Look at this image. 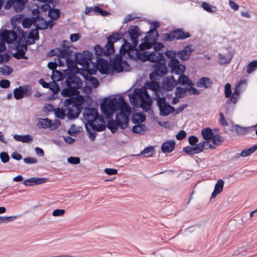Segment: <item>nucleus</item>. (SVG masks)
Here are the masks:
<instances>
[{"label":"nucleus","instance_id":"obj_40","mask_svg":"<svg viewBox=\"0 0 257 257\" xmlns=\"http://www.w3.org/2000/svg\"><path fill=\"white\" fill-rule=\"evenodd\" d=\"M145 119L146 116L141 113H136L132 116V121L134 123H142Z\"/></svg>","mask_w":257,"mask_h":257},{"label":"nucleus","instance_id":"obj_31","mask_svg":"<svg viewBox=\"0 0 257 257\" xmlns=\"http://www.w3.org/2000/svg\"><path fill=\"white\" fill-rule=\"evenodd\" d=\"M27 50V45H22L20 48H18L17 51L14 54V57L17 59H28V57L25 56Z\"/></svg>","mask_w":257,"mask_h":257},{"label":"nucleus","instance_id":"obj_48","mask_svg":"<svg viewBox=\"0 0 257 257\" xmlns=\"http://www.w3.org/2000/svg\"><path fill=\"white\" fill-rule=\"evenodd\" d=\"M165 54L166 57L169 59L168 61H171L172 60H177V52L173 50H167L165 52Z\"/></svg>","mask_w":257,"mask_h":257},{"label":"nucleus","instance_id":"obj_8","mask_svg":"<svg viewBox=\"0 0 257 257\" xmlns=\"http://www.w3.org/2000/svg\"><path fill=\"white\" fill-rule=\"evenodd\" d=\"M156 97H157L156 98L157 104L159 108L161 115L167 116L175 111V108L167 102L165 97H160L159 94H156Z\"/></svg>","mask_w":257,"mask_h":257},{"label":"nucleus","instance_id":"obj_32","mask_svg":"<svg viewBox=\"0 0 257 257\" xmlns=\"http://www.w3.org/2000/svg\"><path fill=\"white\" fill-rule=\"evenodd\" d=\"M134 52H135V56H134V58L136 57V58L141 60L142 62H146L148 61L149 52L145 51L144 53H141L137 49V48L135 49Z\"/></svg>","mask_w":257,"mask_h":257},{"label":"nucleus","instance_id":"obj_53","mask_svg":"<svg viewBox=\"0 0 257 257\" xmlns=\"http://www.w3.org/2000/svg\"><path fill=\"white\" fill-rule=\"evenodd\" d=\"M13 71V70L10 66L5 65L4 67L0 68V72L3 75H9L11 74Z\"/></svg>","mask_w":257,"mask_h":257},{"label":"nucleus","instance_id":"obj_37","mask_svg":"<svg viewBox=\"0 0 257 257\" xmlns=\"http://www.w3.org/2000/svg\"><path fill=\"white\" fill-rule=\"evenodd\" d=\"M235 132L238 135H244L247 133L251 129L253 128L252 126L251 127H241L238 124H236L234 126Z\"/></svg>","mask_w":257,"mask_h":257},{"label":"nucleus","instance_id":"obj_29","mask_svg":"<svg viewBox=\"0 0 257 257\" xmlns=\"http://www.w3.org/2000/svg\"><path fill=\"white\" fill-rule=\"evenodd\" d=\"M34 26L39 30H44L48 29L47 21L43 18L38 16L35 17Z\"/></svg>","mask_w":257,"mask_h":257},{"label":"nucleus","instance_id":"obj_45","mask_svg":"<svg viewBox=\"0 0 257 257\" xmlns=\"http://www.w3.org/2000/svg\"><path fill=\"white\" fill-rule=\"evenodd\" d=\"M160 27V23L157 21L153 22L151 23V27L148 32L149 36H152V34L157 32L156 30Z\"/></svg>","mask_w":257,"mask_h":257},{"label":"nucleus","instance_id":"obj_1","mask_svg":"<svg viewBox=\"0 0 257 257\" xmlns=\"http://www.w3.org/2000/svg\"><path fill=\"white\" fill-rule=\"evenodd\" d=\"M83 118L86 121L85 124L89 126L93 131L101 132L104 130L106 125L104 124H96L97 120L99 121H102V118L98 115L97 109L92 107H85L83 112Z\"/></svg>","mask_w":257,"mask_h":257},{"label":"nucleus","instance_id":"obj_23","mask_svg":"<svg viewBox=\"0 0 257 257\" xmlns=\"http://www.w3.org/2000/svg\"><path fill=\"white\" fill-rule=\"evenodd\" d=\"M194 50L192 45H188L183 49L177 52V56L181 60L187 61L190 57L191 53Z\"/></svg>","mask_w":257,"mask_h":257},{"label":"nucleus","instance_id":"obj_12","mask_svg":"<svg viewBox=\"0 0 257 257\" xmlns=\"http://www.w3.org/2000/svg\"><path fill=\"white\" fill-rule=\"evenodd\" d=\"M128 97L132 102L135 103L137 99H150V96L146 87L140 89L136 88L132 94H130Z\"/></svg>","mask_w":257,"mask_h":257},{"label":"nucleus","instance_id":"obj_62","mask_svg":"<svg viewBox=\"0 0 257 257\" xmlns=\"http://www.w3.org/2000/svg\"><path fill=\"white\" fill-rule=\"evenodd\" d=\"M219 59L220 60V63L221 64H228L230 62L231 58H227L225 56L222 54H219Z\"/></svg>","mask_w":257,"mask_h":257},{"label":"nucleus","instance_id":"obj_18","mask_svg":"<svg viewBox=\"0 0 257 257\" xmlns=\"http://www.w3.org/2000/svg\"><path fill=\"white\" fill-rule=\"evenodd\" d=\"M159 36L158 32H156V37L153 39L151 36H146L144 38V42L139 45V49L140 51H144L146 49H149L153 46V42L156 41Z\"/></svg>","mask_w":257,"mask_h":257},{"label":"nucleus","instance_id":"obj_21","mask_svg":"<svg viewBox=\"0 0 257 257\" xmlns=\"http://www.w3.org/2000/svg\"><path fill=\"white\" fill-rule=\"evenodd\" d=\"M97 68L102 74H108L110 72V65L107 60L103 58L97 59Z\"/></svg>","mask_w":257,"mask_h":257},{"label":"nucleus","instance_id":"obj_59","mask_svg":"<svg viewBox=\"0 0 257 257\" xmlns=\"http://www.w3.org/2000/svg\"><path fill=\"white\" fill-rule=\"evenodd\" d=\"M67 161L70 164L77 165L80 163V159L79 157H70L67 159Z\"/></svg>","mask_w":257,"mask_h":257},{"label":"nucleus","instance_id":"obj_43","mask_svg":"<svg viewBox=\"0 0 257 257\" xmlns=\"http://www.w3.org/2000/svg\"><path fill=\"white\" fill-rule=\"evenodd\" d=\"M51 78L53 81H59L63 79L64 76L62 72L55 70L53 72V74L51 75Z\"/></svg>","mask_w":257,"mask_h":257},{"label":"nucleus","instance_id":"obj_64","mask_svg":"<svg viewBox=\"0 0 257 257\" xmlns=\"http://www.w3.org/2000/svg\"><path fill=\"white\" fill-rule=\"evenodd\" d=\"M47 181V179L46 178L34 177V185L45 183Z\"/></svg>","mask_w":257,"mask_h":257},{"label":"nucleus","instance_id":"obj_14","mask_svg":"<svg viewBox=\"0 0 257 257\" xmlns=\"http://www.w3.org/2000/svg\"><path fill=\"white\" fill-rule=\"evenodd\" d=\"M31 88L28 85L20 86L14 90V97L17 99H21L25 97H29L32 95Z\"/></svg>","mask_w":257,"mask_h":257},{"label":"nucleus","instance_id":"obj_13","mask_svg":"<svg viewBox=\"0 0 257 257\" xmlns=\"http://www.w3.org/2000/svg\"><path fill=\"white\" fill-rule=\"evenodd\" d=\"M168 66L171 73L176 75L182 74L186 70V66L181 64L178 59L168 61Z\"/></svg>","mask_w":257,"mask_h":257},{"label":"nucleus","instance_id":"obj_16","mask_svg":"<svg viewBox=\"0 0 257 257\" xmlns=\"http://www.w3.org/2000/svg\"><path fill=\"white\" fill-rule=\"evenodd\" d=\"M0 37L1 39L8 44H12L14 42H17L20 41V38L15 32L7 29L3 31Z\"/></svg>","mask_w":257,"mask_h":257},{"label":"nucleus","instance_id":"obj_35","mask_svg":"<svg viewBox=\"0 0 257 257\" xmlns=\"http://www.w3.org/2000/svg\"><path fill=\"white\" fill-rule=\"evenodd\" d=\"M201 135L204 140L207 141L211 140L213 137V133L212 130L209 127H206L202 129Z\"/></svg>","mask_w":257,"mask_h":257},{"label":"nucleus","instance_id":"obj_5","mask_svg":"<svg viewBox=\"0 0 257 257\" xmlns=\"http://www.w3.org/2000/svg\"><path fill=\"white\" fill-rule=\"evenodd\" d=\"M64 105L68 110L67 117L70 119L77 118L82 110L81 104L74 97L65 99Z\"/></svg>","mask_w":257,"mask_h":257},{"label":"nucleus","instance_id":"obj_58","mask_svg":"<svg viewBox=\"0 0 257 257\" xmlns=\"http://www.w3.org/2000/svg\"><path fill=\"white\" fill-rule=\"evenodd\" d=\"M85 128L86 130V131L87 132L88 134H89V137L91 141H94L95 139L96 136V133L95 132H91L90 129L89 128V125H87V124H85Z\"/></svg>","mask_w":257,"mask_h":257},{"label":"nucleus","instance_id":"obj_38","mask_svg":"<svg viewBox=\"0 0 257 257\" xmlns=\"http://www.w3.org/2000/svg\"><path fill=\"white\" fill-rule=\"evenodd\" d=\"M156 80H153L151 82H148L146 83L147 88L155 91L158 92L160 89V85L159 82L155 81Z\"/></svg>","mask_w":257,"mask_h":257},{"label":"nucleus","instance_id":"obj_26","mask_svg":"<svg viewBox=\"0 0 257 257\" xmlns=\"http://www.w3.org/2000/svg\"><path fill=\"white\" fill-rule=\"evenodd\" d=\"M69 53L66 55V56H64V58H62V61H64V64L66 63L67 68L69 69H75L77 68L76 61H75L72 59H71V57L72 56V51L70 49V47H69Z\"/></svg>","mask_w":257,"mask_h":257},{"label":"nucleus","instance_id":"obj_57","mask_svg":"<svg viewBox=\"0 0 257 257\" xmlns=\"http://www.w3.org/2000/svg\"><path fill=\"white\" fill-rule=\"evenodd\" d=\"M55 114L56 117L60 119H63L65 117V114L64 111L60 108H57L55 109Z\"/></svg>","mask_w":257,"mask_h":257},{"label":"nucleus","instance_id":"obj_15","mask_svg":"<svg viewBox=\"0 0 257 257\" xmlns=\"http://www.w3.org/2000/svg\"><path fill=\"white\" fill-rule=\"evenodd\" d=\"M60 125V122L59 120H55L53 122L49 118H39V121L37 125L43 128H49L51 130H55L59 127Z\"/></svg>","mask_w":257,"mask_h":257},{"label":"nucleus","instance_id":"obj_25","mask_svg":"<svg viewBox=\"0 0 257 257\" xmlns=\"http://www.w3.org/2000/svg\"><path fill=\"white\" fill-rule=\"evenodd\" d=\"M206 146H208V148L211 149L215 148V147H213L211 144L209 143L208 142L203 141L202 143H198L195 145L192 146L191 147L192 151L193 152V155L201 153L202 151H203L204 149H206L207 148H205Z\"/></svg>","mask_w":257,"mask_h":257},{"label":"nucleus","instance_id":"obj_6","mask_svg":"<svg viewBox=\"0 0 257 257\" xmlns=\"http://www.w3.org/2000/svg\"><path fill=\"white\" fill-rule=\"evenodd\" d=\"M190 37L189 32L184 31L182 28H179L174 29L169 33L163 34L162 41L171 42L175 40H185Z\"/></svg>","mask_w":257,"mask_h":257},{"label":"nucleus","instance_id":"obj_9","mask_svg":"<svg viewBox=\"0 0 257 257\" xmlns=\"http://www.w3.org/2000/svg\"><path fill=\"white\" fill-rule=\"evenodd\" d=\"M153 67L154 70L150 74V79L151 81L157 80V77H163L168 73L166 60L156 63Z\"/></svg>","mask_w":257,"mask_h":257},{"label":"nucleus","instance_id":"obj_4","mask_svg":"<svg viewBox=\"0 0 257 257\" xmlns=\"http://www.w3.org/2000/svg\"><path fill=\"white\" fill-rule=\"evenodd\" d=\"M124 103V98L122 96H119L118 99L115 98H105L100 105V109L103 114L106 116L109 117L115 111L118 110L119 103Z\"/></svg>","mask_w":257,"mask_h":257},{"label":"nucleus","instance_id":"obj_39","mask_svg":"<svg viewBox=\"0 0 257 257\" xmlns=\"http://www.w3.org/2000/svg\"><path fill=\"white\" fill-rule=\"evenodd\" d=\"M256 150H257V144L253 145L249 148L242 150L240 153V156H241V157L248 156L254 153Z\"/></svg>","mask_w":257,"mask_h":257},{"label":"nucleus","instance_id":"obj_7","mask_svg":"<svg viewBox=\"0 0 257 257\" xmlns=\"http://www.w3.org/2000/svg\"><path fill=\"white\" fill-rule=\"evenodd\" d=\"M66 42V41H64L61 45L62 49L57 48L52 49L48 52L47 55L48 57L56 56V57L54 59H56L58 63V66L60 67L64 66V61H62V58H64V56H66L69 53V46L65 43Z\"/></svg>","mask_w":257,"mask_h":257},{"label":"nucleus","instance_id":"obj_11","mask_svg":"<svg viewBox=\"0 0 257 257\" xmlns=\"http://www.w3.org/2000/svg\"><path fill=\"white\" fill-rule=\"evenodd\" d=\"M128 126V123L126 121H123L122 119L120 118L119 117H116L115 116V119L109 120L107 121V125L106 126L110 130L112 134H114L118 127H119L121 130L125 129Z\"/></svg>","mask_w":257,"mask_h":257},{"label":"nucleus","instance_id":"obj_3","mask_svg":"<svg viewBox=\"0 0 257 257\" xmlns=\"http://www.w3.org/2000/svg\"><path fill=\"white\" fill-rule=\"evenodd\" d=\"M67 88L63 89L61 94L64 97L75 95L79 93L78 89L81 87L82 81L80 78L74 75H69L65 81Z\"/></svg>","mask_w":257,"mask_h":257},{"label":"nucleus","instance_id":"obj_46","mask_svg":"<svg viewBox=\"0 0 257 257\" xmlns=\"http://www.w3.org/2000/svg\"><path fill=\"white\" fill-rule=\"evenodd\" d=\"M155 153V149L153 146H149L146 148L143 151L141 152V154H145L146 157H152Z\"/></svg>","mask_w":257,"mask_h":257},{"label":"nucleus","instance_id":"obj_24","mask_svg":"<svg viewBox=\"0 0 257 257\" xmlns=\"http://www.w3.org/2000/svg\"><path fill=\"white\" fill-rule=\"evenodd\" d=\"M177 85L173 76H167L162 83V88L166 91H171Z\"/></svg>","mask_w":257,"mask_h":257},{"label":"nucleus","instance_id":"obj_27","mask_svg":"<svg viewBox=\"0 0 257 257\" xmlns=\"http://www.w3.org/2000/svg\"><path fill=\"white\" fill-rule=\"evenodd\" d=\"M166 59L164 56V53H161L159 52H152L149 54L148 61L153 63L161 62L166 60Z\"/></svg>","mask_w":257,"mask_h":257},{"label":"nucleus","instance_id":"obj_61","mask_svg":"<svg viewBox=\"0 0 257 257\" xmlns=\"http://www.w3.org/2000/svg\"><path fill=\"white\" fill-rule=\"evenodd\" d=\"M224 93L226 97H230L232 94L231 89V85L229 83H226L225 85Z\"/></svg>","mask_w":257,"mask_h":257},{"label":"nucleus","instance_id":"obj_52","mask_svg":"<svg viewBox=\"0 0 257 257\" xmlns=\"http://www.w3.org/2000/svg\"><path fill=\"white\" fill-rule=\"evenodd\" d=\"M188 91V88H183L177 87L176 88V95L178 97L182 98L184 97V94Z\"/></svg>","mask_w":257,"mask_h":257},{"label":"nucleus","instance_id":"obj_34","mask_svg":"<svg viewBox=\"0 0 257 257\" xmlns=\"http://www.w3.org/2000/svg\"><path fill=\"white\" fill-rule=\"evenodd\" d=\"M14 139L18 142L22 143H29V142L33 141V138L32 136L29 135H15L14 136Z\"/></svg>","mask_w":257,"mask_h":257},{"label":"nucleus","instance_id":"obj_50","mask_svg":"<svg viewBox=\"0 0 257 257\" xmlns=\"http://www.w3.org/2000/svg\"><path fill=\"white\" fill-rule=\"evenodd\" d=\"M211 140L213 144L216 146L220 145L224 141L223 138L219 135H213Z\"/></svg>","mask_w":257,"mask_h":257},{"label":"nucleus","instance_id":"obj_49","mask_svg":"<svg viewBox=\"0 0 257 257\" xmlns=\"http://www.w3.org/2000/svg\"><path fill=\"white\" fill-rule=\"evenodd\" d=\"M38 30L36 28L31 29L30 31L28 38L33 40H38L39 39V35Z\"/></svg>","mask_w":257,"mask_h":257},{"label":"nucleus","instance_id":"obj_20","mask_svg":"<svg viewBox=\"0 0 257 257\" xmlns=\"http://www.w3.org/2000/svg\"><path fill=\"white\" fill-rule=\"evenodd\" d=\"M119 104L118 110H120V112L116 114V117H119L122 119L123 121H126L128 123L129 118L128 114H129L130 112V108L127 105L125 101L124 103Z\"/></svg>","mask_w":257,"mask_h":257},{"label":"nucleus","instance_id":"obj_33","mask_svg":"<svg viewBox=\"0 0 257 257\" xmlns=\"http://www.w3.org/2000/svg\"><path fill=\"white\" fill-rule=\"evenodd\" d=\"M179 77L177 81V84H179L180 85H187L188 86H192V83L189 80V78L185 75L184 73L182 74H179Z\"/></svg>","mask_w":257,"mask_h":257},{"label":"nucleus","instance_id":"obj_10","mask_svg":"<svg viewBox=\"0 0 257 257\" xmlns=\"http://www.w3.org/2000/svg\"><path fill=\"white\" fill-rule=\"evenodd\" d=\"M93 58L92 54L87 50L83 51L82 53H76L75 60L76 62L84 68H88Z\"/></svg>","mask_w":257,"mask_h":257},{"label":"nucleus","instance_id":"obj_19","mask_svg":"<svg viewBox=\"0 0 257 257\" xmlns=\"http://www.w3.org/2000/svg\"><path fill=\"white\" fill-rule=\"evenodd\" d=\"M128 33L130 36L132 44L134 46H137L139 41L138 37L141 34L140 28L137 26H130L128 30Z\"/></svg>","mask_w":257,"mask_h":257},{"label":"nucleus","instance_id":"obj_17","mask_svg":"<svg viewBox=\"0 0 257 257\" xmlns=\"http://www.w3.org/2000/svg\"><path fill=\"white\" fill-rule=\"evenodd\" d=\"M123 65H128V63L126 61H122L121 55H116L113 59L112 62V69L113 71L120 73L123 70Z\"/></svg>","mask_w":257,"mask_h":257},{"label":"nucleus","instance_id":"obj_60","mask_svg":"<svg viewBox=\"0 0 257 257\" xmlns=\"http://www.w3.org/2000/svg\"><path fill=\"white\" fill-rule=\"evenodd\" d=\"M0 159L3 163H6L9 162L10 157L7 153L3 152L0 153Z\"/></svg>","mask_w":257,"mask_h":257},{"label":"nucleus","instance_id":"obj_56","mask_svg":"<svg viewBox=\"0 0 257 257\" xmlns=\"http://www.w3.org/2000/svg\"><path fill=\"white\" fill-rule=\"evenodd\" d=\"M49 88L52 90L54 94L57 93L60 90L59 84L53 81L50 84V87Z\"/></svg>","mask_w":257,"mask_h":257},{"label":"nucleus","instance_id":"obj_36","mask_svg":"<svg viewBox=\"0 0 257 257\" xmlns=\"http://www.w3.org/2000/svg\"><path fill=\"white\" fill-rule=\"evenodd\" d=\"M140 100L141 101L140 106L144 111L147 112L151 110V105L152 104L151 97H150V99L146 98Z\"/></svg>","mask_w":257,"mask_h":257},{"label":"nucleus","instance_id":"obj_22","mask_svg":"<svg viewBox=\"0 0 257 257\" xmlns=\"http://www.w3.org/2000/svg\"><path fill=\"white\" fill-rule=\"evenodd\" d=\"M123 41L124 42L119 49L120 54L124 55L127 53L130 57L134 58V55H132L131 53L134 52L137 46H134L133 44L132 45L125 39H123Z\"/></svg>","mask_w":257,"mask_h":257},{"label":"nucleus","instance_id":"obj_28","mask_svg":"<svg viewBox=\"0 0 257 257\" xmlns=\"http://www.w3.org/2000/svg\"><path fill=\"white\" fill-rule=\"evenodd\" d=\"M212 81L207 77H203L199 78L196 82V86L197 87L209 88L212 85Z\"/></svg>","mask_w":257,"mask_h":257},{"label":"nucleus","instance_id":"obj_42","mask_svg":"<svg viewBox=\"0 0 257 257\" xmlns=\"http://www.w3.org/2000/svg\"><path fill=\"white\" fill-rule=\"evenodd\" d=\"M147 128L145 124H138L134 125L132 128V132L135 134H143Z\"/></svg>","mask_w":257,"mask_h":257},{"label":"nucleus","instance_id":"obj_63","mask_svg":"<svg viewBox=\"0 0 257 257\" xmlns=\"http://www.w3.org/2000/svg\"><path fill=\"white\" fill-rule=\"evenodd\" d=\"M153 47L156 52H158L164 47V45L161 42H157V41L153 42Z\"/></svg>","mask_w":257,"mask_h":257},{"label":"nucleus","instance_id":"obj_44","mask_svg":"<svg viewBox=\"0 0 257 257\" xmlns=\"http://www.w3.org/2000/svg\"><path fill=\"white\" fill-rule=\"evenodd\" d=\"M35 17L32 18H26L22 22L23 27L25 28H29L32 25H34Z\"/></svg>","mask_w":257,"mask_h":257},{"label":"nucleus","instance_id":"obj_47","mask_svg":"<svg viewBox=\"0 0 257 257\" xmlns=\"http://www.w3.org/2000/svg\"><path fill=\"white\" fill-rule=\"evenodd\" d=\"M85 78L86 80L90 82L91 84L94 88L98 87L99 85V81L95 77L92 76L91 75H87Z\"/></svg>","mask_w":257,"mask_h":257},{"label":"nucleus","instance_id":"obj_54","mask_svg":"<svg viewBox=\"0 0 257 257\" xmlns=\"http://www.w3.org/2000/svg\"><path fill=\"white\" fill-rule=\"evenodd\" d=\"M93 11L102 16H106L109 15V13L102 9L99 6H96L93 8Z\"/></svg>","mask_w":257,"mask_h":257},{"label":"nucleus","instance_id":"obj_55","mask_svg":"<svg viewBox=\"0 0 257 257\" xmlns=\"http://www.w3.org/2000/svg\"><path fill=\"white\" fill-rule=\"evenodd\" d=\"M224 185V181L222 179H219L218 180L217 183L215 184L214 187V190L218 192V193H220L223 188Z\"/></svg>","mask_w":257,"mask_h":257},{"label":"nucleus","instance_id":"obj_41","mask_svg":"<svg viewBox=\"0 0 257 257\" xmlns=\"http://www.w3.org/2000/svg\"><path fill=\"white\" fill-rule=\"evenodd\" d=\"M60 14V11L58 9H51L48 12V16L54 20L58 19Z\"/></svg>","mask_w":257,"mask_h":257},{"label":"nucleus","instance_id":"obj_2","mask_svg":"<svg viewBox=\"0 0 257 257\" xmlns=\"http://www.w3.org/2000/svg\"><path fill=\"white\" fill-rule=\"evenodd\" d=\"M122 34L120 32H116L112 33L111 35L107 37V44L105 46V49L99 45H96L94 47L95 54L97 58L99 56H109L114 52V42L119 41L122 38Z\"/></svg>","mask_w":257,"mask_h":257},{"label":"nucleus","instance_id":"obj_30","mask_svg":"<svg viewBox=\"0 0 257 257\" xmlns=\"http://www.w3.org/2000/svg\"><path fill=\"white\" fill-rule=\"evenodd\" d=\"M175 147V143L173 141H167L164 142L161 146V150L164 153L172 152Z\"/></svg>","mask_w":257,"mask_h":257},{"label":"nucleus","instance_id":"obj_51","mask_svg":"<svg viewBox=\"0 0 257 257\" xmlns=\"http://www.w3.org/2000/svg\"><path fill=\"white\" fill-rule=\"evenodd\" d=\"M257 68V60L253 61L249 63L247 66L246 69V72L247 74H250L252 72H253L256 68Z\"/></svg>","mask_w":257,"mask_h":257}]
</instances>
